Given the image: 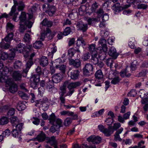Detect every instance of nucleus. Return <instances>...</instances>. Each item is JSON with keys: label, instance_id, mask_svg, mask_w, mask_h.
Wrapping results in <instances>:
<instances>
[{"label": "nucleus", "instance_id": "obj_1", "mask_svg": "<svg viewBox=\"0 0 148 148\" xmlns=\"http://www.w3.org/2000/svg\"><path fill=\"white\" fill-rule=\"evenodd\" d=\"M8 33V35L4 39H2L0 43V47L5 49H8L10 47V45L9 43L12 40L14 36L13 33Z\"/></svg>", "mask_w": 148, "mask_h": 148}, {"label": "nucleus", "instance_id": "obj_2", "mask_svg": "<svg viewBox=\"0 0 148 148\" xmlns=\"http://www.w3.org/2000/svg\"><path fill=\"white\" fill-rule=\"evenodd\" d=\"M35 55V54L34 53H32L29 56H27V55H24V57L26 58L25 60L26 62V68L24 69L25 72V74L23 75L24 76L27 75L29 70L34 64L33 57Z\"/></svg>", "mask_w": 148, "mask_h": 148}, {"label": "nucleus", "instance_id": "obj_3", "mask_svg": "<svg viewBox=\"0 0 148 148\" xmlns=\"http://www.w3.org/2000/svg\"><path fill=\"white\" fill-rule=\"evenodd\" d=\"M95 77L96 78V81L100 83H103L104 81L105 83H110V81L106 80L105 79L103 78V75L101 70H98L95 73Z\"/></svg>", "mask_w": 148, "mask_h": 148}, {"label": "nucleus", "instance_id": "obj_4", "mask_svg": "<svg viewBox=\"0 0 148 148\" xmlns=\"http://www.w3.org/2000/svg\"><path fill=\"white\" fill-rule=\"evenodd\" d=\"M19 18L20 21V23L27 25L28 28H31L32 27L33 23L27 19L25 12H22L19 17Z\"/></svg>", "mask_w": 148, "mask_h": 148}, {"label": "nucleus", "instance_id": "obj_5", "mask_svg": "<svg viewBox=\"0 0 148 148\" xmlns=\"http://www.w3.org/2000/svg\"><path fill=\"white\" fill-rule=\"evenodd\" d=\"M83 70L84 74L87 76H90L94 73L93 66L89 63L85 65Z\"/></svg>", "mask_w": 148, "mask_h": 148}, {"label": "nucleus", "instance_id": "obj_6", "mask_svg": "<svg viewBox=\"0 0 148 148\" xmlns=\"http://www.w3.org/2000/svg\"><path fill=\"white\" fill-rule=\"evenodd\" d=\"M87 140L88 142H92L93 144L98 145L101 143V138L99 136L91 135L87 138Z\"/></svg>", "mask_w": 148, "mask_h": 148}, {"label": "nucleus", "instance_id": "obj_7", "mask_svg": "<svg viewBox=\"0 0 148 148\" xmlns=\"http://www.w3.org/2000/svg\"><path fill=\"white\" fill-rule=\"evenodd\" d=\"M25 72L23 70L22 71H15L13 73L12 77L15 81H20L21 79L22 76L24 77H26L27 75L24 76Z\"/></svg>", "mask_w": 148, "mask_h": 148}, {"label": "nucleus", "instance_id": "obj_8", "mask_svg": "<svg viewBox=\"0 0 148 148\" xmlns=\"http://www.w3.org/2000/svg\"><path fill=\"white\" fill-rule=\"evenodd\" d=\"M23 126L22 124H18L16 125V128L13 129L11 131L13 137L15 138L18 137V132H21Z\"/></svg>", "mask_w": 148, "mask_h": 148}, {"label": "nucleus", "instance_id": "obj_9", "mask_svg": "<svg viewBox=\"0 0 148 148\" xmlns=\"http://www.w3.org/2000/svg\"><path fill=\"white\" fill-rule=\"evenodd\" d=\"M47 143H49L51 146L54 147V148H58V143L56 140V136H53L51 138L47 137Z\"/></svg>", "mask_w": 148, "mask_h": 148}, {"label": "nucleus", "instance_id": "obj_10", "mask_svg": "<svg viewBox=\"0 0 148 148\" xmlns=\"http://www.w3.org/2000/svg\"><path fill=\"white\" fill-rule=\"evenodd\" d=\"M20 41V40L16 41V42L17 43H18V44H17L16 48L14 49V50L15 52L17 51L20 53H22L24 50L25 45L23 43L21 42Z\"/></svg>", "mask_w": 148, "mask_h": 148}, {"label": "nucleus", "instance_id": "obj_11", "mask_svg": "<svg viewBox=\"0 0 148 148\" xmlns=\"http://www.w3.org/2000/svg\"><path fill=\"white\" fill-rule=\"evenodd\" d=\"M69 64L73 67L77 68L81 66V60L80 59H76L75 60L73 59L69 60Z\"/></svg>", "mask_w": 148, "mask_h": 148}, {"label": "nucleus", "instance_id": "obj_12", "mask_svg": "<svg viewBox=\"0 0 148 148\" xmlns=\"http://www.w3.org/2000/svg\"><path fill=\"white\" fill-rule=\"evenodd\" d=\"M14 5L16 7L17 6V10L18 11H21L23 10L25 5L23 2L22 1L13 0Z\"/></svg>", "mask_w": 148, "mask_h": 148}, {"label": "nucleus", "instance_id": "obj_13", "mask_svg": "<svg viewBox=\"0 0 148 148\" xmlns=\"http://www.w3.org/2000/svg\"><path fill=\"white\" fill-rule=\"evenodd\" d=\"M112 8L114 14H116L123 10L122 6H121L119 3H117L114 4L112 7Z\"/></svg>", "mask_w": 148, "mask_h": 148}, {"label": "nucleus", "instance_id": "obj_14", "mask_svg": "<svg viewBox=\"0 0 148 148\" xmlns=\"http://www.w3.org/2000/svg\"><path fill=\"white\" fill-rule=\"evenodd\" d=\"M3 72H2L0 71V83H5L6 82V79L5 78L7 77L5 76L4 77V76L3 75V74H7L9 72V69L8 68L5 67L3 69Z\"/></svg>", "mask_w": 148, "mask_h": 148}, {"label": "nucleus", "instance_id": "obj_15", "mask_svg": "<svg viewBox=\"0 0 148 148\" xmlns=\"http://www.w3.org/2000/svg\"><path fill=\"white\" fill-rule=\"evenodd\" d=\"M81 84H69L67 88L69 90V96H71L74 92V89L80 86Z\"/></svg>", "mask_w": 148, "mask_h": 148}, {"label": "nucleus", "instance_id": "obj_16", "mask_svg": "<svg viewBox=\"0 0 148 148\" xmlns=\"http://www.w3.org/2000/svg\"><path fill=\"white\" fill-rule=\"evenodd\" d=\"M79 71L78 70H71L70 69L68 71L71 79L75 80L77 79L79 75Z\"/></svg>", "mask_w": 148, "mask_h": 148}, {"label": "nucleus", "instance_id": "obj_17", "mask_svg": "<svg viewBox=\"0 0 148 148\" xmlns=\"http://www.w3.org/2000/svg\"><path fill=\"white\" fill-rule=\"evenodd\" d=\"M47 137L51 138V137H46L45 134L42 131L40 134L37 136L36 138L39 142H41L44 141L45 139L47 141Z\"/></svg>", "mask_w": 148, "mask_h": 148}, {"label": "nucleus", "instance_id": "obj_18", "mask_svg": "<svg viewBox=\"0 0 148 148\" xmlns=\"http://www.w3.org/2000/svg\"><path fill=\"white\" fill-rule=\"evenodd\" d=\"M116 51V49L114 47H111L108 51V54L114 59H116L119 55Z\"/></svg>", "mask_w": 148, "mask_h": 148}, {"label": "nucleus", "instance_id": "obj_19", "mask_svg": "<svg viewBox=\"0 0 148 148\" xmlns=\"http://www.w3.org/2000/svg\"><path fill=\"white\" fill-rule=\"evenodd\" d=\"M60 75L61 74L59 73H57L53 75L52 79L53 83H58L60 82L62 80Z\"/></svg>", "mask_w": 148, "mask_h": 148}, {"label": "nucleus", "instance_id": "obj_20", "mask_svg": "<svg viewBox=\"0 0 148 148\" xmlns=\"http://www.w3.org/2000/svg\"><path fill=\"white\" fill-rule=\"evenodd\" d=\"M97 52L94 51L90 60L91 63L95 65L97 64L99 61V59L97 57Z\"/></svg>", "mask_w": 148, "mask_h": 148}, {"label": "nucleus", "instance_id": "obj_21", "mask_svg": "<svg viewBox=\"0 0 148 148\" xmlns=\"http://www.w3.org/2000/svg\"><path fill=\"white\" fill-rule=\"evenodd\" d=\"M130 69V67L127 66L124 70L121 71L120 73L121 76L123 77H128L130 76V73L129 71Z\"/></svg>", "mask_w": 148, "mask_h": 148}, {"label": "nucleus", "instance_id": "obj_22", "mask_svg": "<svg viewBox=\"0 0 148 148\" xmlns=\"http://www.w3.org/2000/svg\"><path fill=\"white\" fill-rule=\"evenodd\" d=\"M77 27L80 30H82L83 32H86L88 29V25L87 24H84L82 23H78L77 25Z\"/></svg>", "mask_w": 148, "mask_h": 148}, {"label": "nucleus", "instance_id": "obj_23", "mask_svg": "<svg viewBox=\"0 0 148 148\" xmlns=\"http://www.w3.org/2000/svg\"><path fill=\"white\" fill-rule=\"evenodd\" d=\"M48 63V59L47 57L42 56L41 57L40 61V64L41 66L44 67L47 66Z\"/></svg>", "mask_w": 148, "mask_h": 148}, {"label": "nucleus", "instance_id": "obj_24", "mask_svg": "<svg viewBox=\"0 0 148 148\" xmlns=\"http://www.w3.org/2000/svg\"><path fill=\"white\" fill-rule=\"evenodd\" d=\"M18 84H10L9 87V90L12 93L16 92L18 90Z\"/></svg>", "mask_w": 148, "mask_h": 148}, {"label": "nucleus", "instance_id": "obj_25", "mask_svg": "<svg viewBox=\"0 0 148 148\" xmlns=\"http://www.w3.org/2000/svg\"><path fill=\"white\" fill-rule=\"evenodd\" d=\"M92 55V54L91 53L86 52L83 54L82 59L84 61H90Z\"/></svg>", "mask_w": 148, "mask_h": 148}, {"label": "nucleus", "instance_id": "obj_26", "mask_svg": "<svg viewBox=\"0 0 148 148\" xmlns=\"http://www.w3.org/2000/svg\"><path fill=\"white\" fill-rule=\"evenodd\" d=\"M37 10V8L35 6H33L30 8L28 12L27 13L29 18L31 19L33 17V14Z\"/></svg>", "mask_w": 148, "mask_h": 148}, {"label": "nucleus", "instance_id": "obj_27", "mask_svg": "<svg viewBox=\"0 0 148 148\" xmlns=\"http://www.w3.org/2000/svg\"><path fill=\"white\" fill-rule=\"evenodd\" d=\"M56 68L59 69L60 71V73L62 74H64L65 73L66 66L64 64H62L60 65L56 64Z\"/></svg>", "mask_w": 148, "mask_h": 148}, {"label": "nucleus", "instance_id": "obj_28", "mask_svg": "<svg viewBox=\"0 0 148 148\" xmlns=\"http://www.w3.org/2000/svg\"><path fill=\"white\" fill-rule=\"evenodd\" d=\"M6 31L7 33L12 32L14 33V25L8 22L6 25Z\"/></svg>", "mask_w": 148, "mask_h": 148}, {"label": "nucleus", "instance_id": "obj_29", "mask_svg": "<svg viewBox=\"0 0 148 148\" xmlns=\"http://www.w3.org/2000/svg\"><path fill=\"white\" fill-rule=\"evenodd\" d=\"M52 24L53 23L51 21H48L46 18L44 19L41 23V25H42V26H45L48 27H51Z\"/></svg>", "mask_w": 148, "mask_h": 148}, {"label": "nucleus", "instance_id": "obj_30", "mask_svg": "<svg viewBox=\"0 0 148 148\" xmlns=\"http://www.w3.org/2000/svg\"><path fill=\"white\" fill-rule=\"evenodd\" d=\"M25 108V105L24 103L21 101L18 103L17 106V108L18 111H21L24 110Z\"/></svg>", "mask_w": 148, "mask_h": 148}, {"label": "nucleus", "instance_id": "obj_31", "mask_svg": "<svg viewBox=\"0 0 148 148\" xmlns=\"http://www.w3.org/2000/svg\"><path fill=\"white\" fill-rule=\"evenodd\" d=\"M18 94L22 99H24L28 100L29 98V96L24 92L20 91L18 92Z\"/></svg>", "mask_w": 148, "mask_h": 148}, {"label": "nucleus", "instance_id": "obj_32", "mask_svg": "<svg viewBox=\"0 0 148 148\" xmlns=\"http://www.w3.org/2000/svg\"><path fill=\"white\" fill-rule=\"evenodd\" d=\"M57 117L54 113H52L50 116L49 120L51 124H53L55 122Z\"/></svg>", "mask_w": 148, "mask_h": 148}, {"label": "nucleus", "instance_id": "obj_33", "mask_svg": "<svg viewBox=\"0 0 148 148\" xmlns=\"http://www.w3.org/2000/svg\"><path fill=\"white\" fill-rule=\"evenodd\" d=\"M9 122V118L6 116H3L0 119V125H4Z\"/></svg>", "mask_w": 148, "mask_h": 148}, {"label": "nucleus", "instance_id": "obj_34", "mask_svg": "<svg viewBox=\"0 0 148 148\" xmlns=\"http://www.w3.org/2000/svg\"><path fill=\"white\" fill-rule=\"evenodd\" d=\"M23 40L25 42L29 43L31 40L32 38L29 34L26 33L24 36Z\"/></svg>", "mask_w": 148, "mask_h": 148}, {"label": "nucleus", "instance_id": "obj_35", "mask_svg": "<svg viewBox=\"0 0 148 148\" xmlns=\"http://www.w3.org/2000/svg\"><path fill=\"white\" fill-rule=\"evenodd\" d=\"M56 11V8L54 6H50L48 9V14L50 16H52Z\"/></svg>", "mask_w": 148, "mask_h": 148}, {"label": "nucleus", "instance_id": "obj_36", "mask_svg": "<svg viewBox=\"0 0 148 148\" xmlns=\"http://www.w3.org/2000/svg\"><path fill=\"white\" fill-rule=\"evenodd\" d=\"M42 45L43 44L41 41H36L33 44V47L36 49H39Z\"/></svg>", "mask_w": 148, "mask_h": 148}, {"label": "nucleus", "instance_id": "obj_37", "mask_svg": "<svg viewBox=\"0 0 148 148\" xmlns=\"http://www.w3.org/2000/svg\"><path fill=\"white\" fill-rule=\"evenodd\" d=\"M31 79L33 80L34 83H38L40 81V76L34 75L31 78Z\"/></svg>", "mask_w": 148, "mask_h": 148}, {"label": "nucleus", "instance_id": "obj_38", "mask_svg": "<svg viewBox=\"0 0 148 148\" xmlns=\"http://www.w3.org/2000/svg\"><path fill=\"white\" fill-rule=\"evenodd\" d=\"M138 63L136 60H134L131 63L130 66L131 70L132 71L135 70L137 68V66L138 65Z\"/></svg>", "mask_w": 148, "mask_h": 148}, {"label": "nucleus", "instance_id": "obj_39", "mask_svg": "<svg viewBox=\"0 0 148 148\" xmlns=\"http://www.w3.org/2000/svg\"><path fill=\"white\" fill-rule=\"evenodd\" d=\"M89 51L90 53L93 54L94 51L97 52L95 48V44H92L89 45L88 47Z\"/></svg>", "mask_w": 148, "mask_h": 148}, {"label": "nucleus", "instance_id": "obj_40", "mask_svg": "<svg viewBox=\"0 0 148 148\" xmlns=\"http://www.w3.org/2000/svg\"><path fill=\"white\" fill-rule=\"evenodd\" d=\"M108 115L110 116L112 119H111L110 118L108 117L106 119V120L105 121L107 123H109V120H113V119L114 118L115 116L114 113L112 111H110L108 113Z\"/></svg>", "mask_w": 148, "mask_h": 148}, {"label": "nucleus", "instance_id": "obj_41", "mask_svg": "<svg viewBox=\"0 0 148 148\" xmlns=\"http://www.w3.org/2000/svg\"><path fill=\"white\" fill-rule=\"evenodd\" d=\"M66 84H63L62 86L60 87V89L61 90L60 92L61 95L64 96V94L66 92Z\"/></svg>", "mask_w": 148, "mask_h": 148}, {"label": "nucleus", "instance_id": "obj_42", "mask_svg": "<svg viewBox=\"0 0 148 148\" xmlns=\"http://www.w3.org/2000/svg\"><path fill=\"white\" fill-rule=\"evenodd\" d=\"M40 85L42 87L38 88V94L42 96L44 92V88L43 87L45 85V84H40Z\"/></svg>", "mask_w": 148, "mask_h": 148}, {"label": "nucleus", "instance_id": "obj_43", "mask_svg": "<svg viewBox=\"0 0 148 148\" xmlns=\"http://www.w3.org/2000/svg\"><path fill=\"white\" fill-rule=\"evenodd\" d=\"M20 26L19 28V31L20 32L23 33L27 27V25L25 24L20 23Z\"/></svg>", "mask_w": 148, "mask_h": 148}, {"label": "nucleus", "instance_id": "obj_44", "mask_svg": "<svg viewBox=\"0 0 148 148\" xmlns=\"http://www.w3.org/2000/svg\"><path fill=\"white\" fill-rule=\"evenodd\" d=\"M22 62L20 61H16L14 64V66L15 69H18L22 66Z\"/></svg>", "mask_w": 148, "mask_h": 148}, {"label": "nucleus", "instance_id": "obj_45", "mask_svg": "<svg viewBox=\"0 0 148 148\" xmlns=\"http://www.w3.org/2000/svg\"><path fill=\"white\" fill-rule=\"evenodd\" d=\"M113 60L111 58H108L106 62V64L108 66H109L110 68H111L113 65Z\"/></svg>", "mask_w": 148, "mask_h": 148}, {"label": "nucleus", "instance_id": "obj_46", "mask_svg": "<svg viewBox=\"0 0 148 148\" xmlns=\"http://www.w3.org/2000/svg\"><path fill=\"white\" fill-rule=\"evenodd\" d=\"M76 52V50L74 48H72L69 49L68 51V54L71 58L73 56Z\"/></svg>", "mask_w": 148, "mask_h": 148}, {"label": "nucleus", "instance_id": "obj_47", "mask_svg": "<svg viewBox=\"0 0 148 148\" xmlns=\"http://www.w3.org/2000/svg\"><path fill=\"white\" fill-rule=\"evenodd\" d=\"M56 51L57 47H54L52 48L51 49V51L49 52L48 56L51 58H52L54 53H55Z\"/></svg>", "mask_w": 148, "mask_h": 148}, {"label": "nucleus", "instance_id": "obj_48", "mask_svg": "<svg viewBox=\"0 0 148 148\" xmlns=\"http://www.w3.org/2000/svg\"><path fill=\"white\" fill-rule=\"evenodd\" d=\"M15 110L14 108H11L8 111L7 114L8 116H13L15 114Z\"/></svg>", "mask_w": 148, "mask_h": 148}, {"label": "nucleus", "instance_id": "obj_49", "mask_svg": "<svg viewBox=\"0 0 148 148\" xmlns=\"http://www.w3.org/2000/svg\"><path fill=\"white\" fill-rule=\"evenodd\" d=\"M98 6L97 3L95 2L92 5L91 8L90 9L91 12H95L96 9L98 8Z\"/></svg>", "mask_w": 148, "mask_h": 148}, {"label": "nucleus", "instance_id": "obj_50", "mask_svg": "<svg viewBox=\"0 0 148 148\" xmlns=\"http://www.w3.org/2000/svg\"><path fill=\"white\" fill-rule=\"evenodd\" d=\"M137 94L136 90L135 89H132L130 92L128 93L127 95L130 97H134Z\"/></svg>", "mask_w": 148, "mask_h": 148}, {"label": "nucleus", "instance_id": "obj_51", "mask_svg": "<svg viewBox=\"0 0 148 148\" xmlns=\"http://www.w3.org/2000/svg\"><path fill=\"white\" fill-rule=\"evenodd\" d=\"M148 7L147 4L142 3H139L137 6V8L139 9H143V10L146 9Z\"/></svg>", "mask_w": 148, "mask_h": 148}, {"label": "nucleus", "instance_id": "obj_52", "mask_svg": "<svg viewBox=\"0 0 148 148\" xmlns=\"http://www.w3.org/2000/svg\"><path fill=\"white\" fill-rule=\"evenodd\" d=\"M71 32V29L70 27H67L64 29L63 34L64 36H67Z\"/></svg>", "mask_w": 148, "mask_h": 148}, {"label": "nucleus", "instance_id": "obj_53", "mask_svg": "<svg viewBox=\"0 0 148 148\" xmlns=\"http://www.w3.org/2000/svg\"><path fill=\"white\" fill-rule=\"evenodd\" d=\"M47 86H48L49 89V91L53 92V90H55V91H57V89L54 87V84H47Z\"/></svg>", "mask_w": 148, "mask_h": 148}, {"label": "nucleus", "instance_id": "obj_54", "mask_svg": "<svg viewBox=\"0 0 148 148\" xmlns=\"http://www.w3.org/2000/svg\"><path fill=\"white\" fill-rule=\"evenodd\" d=\"M9 106L7 105H5L2 106H0V112H3L8 110L9 108Z\"/></svg>", "mask_w": 148, "mask_h": 148}, {"label": "nucleus", "instance_id": "obj_55", "mask_svg": "<svg viewBox=\"0 0 148 148\" xmlns=\"http://www.w3.org/2000/svg\"><path fill=\"white\" fill-rule=\"evenodd\" d=\"M101 35L103 38L107 37L109 34V32L108 31H101Z\"/></svg>", "mask_w": 148, "mask_h": 148}, {"label": "nucleus", "instance_id": "obj_56", "mask_svg": "<svg viewBox=\"0 0 148 148\" xmlns=\"http://www.w3.org/2000/svg\"><path fill=\"white\" fill-rule=\"evenodd\" d=\"M35 70L38 75L40 76L42 75V70L41 67L40 66H38L37 68Z\"/></svg>", "mask_w": 148, "mask_h": 148}, {"label": "nucleus", "instance_id": "obj_57", "mask_svg": "<svg viewBox=\"0 0 148 148\" xmlns=\"http://www.w3.org/2000/svg\"><path fill=\"white\" fill-rule=\"evenodd\" d=\"M12 133L8 129L6 130L3 133V135H4L5 137L8 136Z\"/></svg>", "mask_w": 148, "mask_h": 148}, {"label": "nucleus", "instance_id": "obj_58", "mask_svg": "<svg viewBox=\"0 0 148 148\" xmlns=\"http://www.w3.org/2000/svg\"><path fill=\"white\" fill-rule=\"evenodd\" d=\"M99 44H100L101 46L106 45V40L104 38H101L99 41Z\"/></svg>", "mask_w": 148, "mask_h": 148}, {"label": "nucleus", "instance_id": "obj_59", "mask_svg": "<svg viewBox=\"0 0 148 148\" xmlns=\"http://www.w3.org/2000/svg\"><path fill=\"white\" fill-rule=\"evenodd\" d=\"M107 52H102L99 54V58L101 60H104L106 56Z\"/></svg>", "mask_w": 148, "mask_h": 148}, {"label": "nucleus", "instance_id": "obj_60", "mask_svg": "<svg viewBox=\"0 0 148 148\" xmlns=\"http://www.w3.org/2000/svg\"><path fill=\"white\" fill-rule=\"evenodd\" d=\"M16 6L14 4L12 6L11 9V10L10 12L9 13V15L10 16L13 15V14L15 12L16 10Z\"/></svg>", "mask_w": 148, "mask_h": 148}, {"label": "nucleus", "instance_id": "obj_61", "mask_svg": "<svg viewBox=\"0 0 148 148\" xmlns=\"http://www.w3.org/2000/svg\"><path fill=\"white\" fill-rule=\"evenodd\" d=\"M93 81V80L92 79H89L88 78H83L82 79V82H84V83H92H92H94V82H92V81Z\"/></svg>", "mask_w": 148, "mask_h": 148}, {"label": "nucleus", "instance_id": "obj_62", "mask_svg": "<svg viewBox=\"0 0 148 148\" xmlns=\"http://www.w3.org/2000/svg\"><path fill=\"white\" fill-rule=\"evenodd\" d=\"M120 79L119 77H115L111 81V83H117L119 82Z\"/></svg>", "mask_w": 148, "mask_h": 148}, {"label": "nucleus", "instance_id": "obj_63", "mask_svg": "<svg viewBox=\"0 0 148 148\" xmlns=\"http://www.w3.org/2000/svg\"><path fill=\"white\" fill-rule=\"evenodd\" d=\"M103 133L107 137H109L111 135V133H110L108 129L106 128L105 129Z\"/></svg>", "mask_w": 148, "mask_h": 148}, {"label": "nucleus", "instance_id": "obj_64", "mask_svg": "<svg viewBox=\"0 0 148 148\" xmlns=\"http://www.w3.org/2000/svg\"><path fill=\"white\" fill-rule=\"evenodd\" d=\"M4 86L2 88V89L3 91L6 92V91H9V87L10 86V84H4Z\"/></svg>", "mask_w": 148, "mask_h": 148}]
</instances>
